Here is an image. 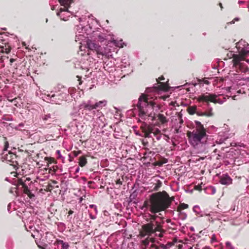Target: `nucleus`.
<instances>
[{
  "instance_id": "nucleus-64",
  "label": "nucleus",
  "mask_w": 249,
  "mask_h": 249,
  "mask_svg": "<svg viewBox=\"0 0 249 249\" xmlns=\"http://www.w3.org/2000/svg\"><path fill=\"white\" fill-rule=\"evenodd\" d=\"M75 172H78V167L75 169Z\"/></svg>"
},
{
  "instance_id": "nucleus-8",
  "label": "nucleus",
  "mask_w": 249,
  "mask_h": 249,
  "mask_svg": "<svg viewBox=\"0 0 249 249\" xmlns=\"http://www.w3.org/2000/svg\"><path fill=\"white\" fill-rule=\"evenodd\" d=\"M9 147V143L7 141L4 142V147L3 152L1 155V160L3 161H5L10 165L16 166L17 164V157L16 155L10 151H7V148Z\"/></svg>"
},
{
  "instance_id": "nucleus-37",
  "label": "nucleus",
  "mask_w": 249,
  "mask_h": 249,
  "mask_svg": "<svg viewBox=\"0 0 249 249\" xmlns=\"http://www.w3.org/2000/svg\"><path fill=\"white\" fill-rule=\"evenodd\" d=\"M98 39L101 42H103L105 39V37L102 35H99L98 36Z\"/></svg>"
},
{
  "instance_id": "nucleus-48",
  "label": "nucleus",
  "mask_w": 249,
  "mask_h": 249,
  "mask_svg": "<svg viewBox=\"0 0 249 249\" xmlns=\"http://www.w3.org/2000/svg\"><path fill=\"white\" fill-rule=\"evenodd\" d=\"M156 137V139L157 140H159L161 138V135H158L157 136H155Z\"/></svg>"
},
{
  "instance_id": "nucleus-20",
  "label": "nucleus",
  "mask_w": 249,
  "mask_h": 249,
  "mask_svg": "<svg viewBox=\"0 0 249 249\" xmlns=\"http://www.w3.org/2000/svg\"><path fill=\"white\" fill-rule=\"evenodd\" d=\"M107 101L103 100L100 101L98 102H96L94 104V108L95 109H99L102 108L103 107H105L107 105Z\"/></svg>"
},
{
  "instance_id": "nucleus-42",
  "label": "nucleus",
  "mask_w": 249,
  "mask_h": 249,
  "mask_svg": "<svg viewBox=\"0 0 249 249\" xmlns=\"http://www.w3.org/2000/svg\"><path fill=\"white\" fill-rule=\"evenodd\" d=\"M238 52H239V51H238ZM237 55V54H234V53H230V54H228V56H229L230 57H232V58H233V60H232V61L234 59V55ZM237 55H239V54H238Z\"/></svg>"
},
{
  "instance_id": "nucleus-60",
  "label": "nucleus",
  "mask_w": 249,
  "mask_h": 249,
  "mask_svg": "<svg viewBox=\"0 0 249 249\" xmlns=\"http://www.w3.org/2000/svg\"><path fill=\"white\" fill-rule=\"evenodd\" d=\"M73 154H74V156L76 157V156H77V152H75H75H73Z\"/></svg>"
},
{
  "instance_id": "nucleus-45",
  "label": "nucleus",
  "mask_w": 249,
  "mask_h": 249,
  "mask_svg": "<svg viewBox=\"0 0 249 249\" xmlns=\"http://www.w3.org/2000/svg\"><path fill=\"white\" fill-rule=\"evenodd\" d=\"M196 113L198 116H204L203 112H196Z\"/></svg>"
},
{
  "instance_id": "nucleus-43",
  "label": "nucleus",
  "mask_w": 249,
  "mask_h": 249,
  "mask_svg": "<svg viewBox=\"0 0 249 249\" xmlns=\"http://www.w3.org/2000/svg\"><path fill=\"white\" fill-rule=\"evenodd\" d=\"M226 89L227 91L231 92V90H233V89L231 87H227Z\"/></svg>"
},
{
  "instance_id": "nucleus-31",
  "label": "nucleus",
  "mask_w": 249,
  "mask_h": 249,
  "mask_svg": "<svg viewBox=\"0 0 249 249\" xmlns=\"http://www.w3.org/2000/svg\"><path fill=\"white\" fill-rule=\"evenodd\" d=\"M0 49L3 50V51L0 52V54L2 53H8L10 52V49L6 48H4L3 46H1L0 44Z\"/></svg>"
},
{
  "instance_id": "nucleus-44",
  "label": "nucleus",
  "mask_w": 249,
  "mask_h": 249,
  "mask_svg": "<svg viewBox=\"0 0 249 249\" xmlns=\"http://www.w3.org/2000/svg\"><path fill=\"white\" fill-rule=\"evenodd\" d=\"M156 217H157V216H156V215H150V219H151V220H155V219H156Z\"/></svg>"
},
{
  "instance_id": "nucleus-19",
  "label": "nucleus",
  "mask_w": 249,
  "mask_h": 249,
  "mask_svg": "<svg viewBox=\"0 0 249 249\" xmlns=\"http://www.w3.org/2000/svg\"><path fill=\"white\" fill-rule=\"evenodd\" d=\"M45 160L47 164L46 165V167L44 168V169L46 171L48 170L49 173H51L50 171L52 170V166H51V165L53 163H54V160L53 158L49 157H46L45 158Z\"/></svg>"
},
{
  "instance_id": "nucleus-25",
  "label": "nucleus",
  "mask_w": 249,
  "mask_h": 249,
  "mask_svg": "<svg viewBox=\"0 0 249 249\" xmlns=\"http://www.w3.org/2000/svg\"><path fill=\"white\" fill-rule=\"evenodd\" d=\"M158 118L159 121L162 124L165 123L167 122V120L166 117L161 114H159L158 115Z\"/></svg>"
},
{
  "instance_id": "nucleus-59",
  "label": "nucleus",
  "mask_w": 249,
  "mask_h": 249,
  "mask_svg": "<svg viewBox=\"0 0 249 249\" xmlns=\"http://www.w3.org/2000/svg\"><path fill=\"white\" fill-rule=\"evenodd\" d=\"M73 213V211H72L70 210V211H69V214L70 215V214H71Z\"/></svg>"
},
{
  "instance_id": "nucleus-50",
  "label": "nucleus",
  "mask_w": 249,
  "mask_h": 249,
  "mask_svg": "<svg viewBox=\"0 0 249 249\" xmlns=\"http://www.w3.org/2000/svg\"><path fill=\"white\" fill-rule=\"evenodd\" d=\"M26 183L27 184V186L28 187V185H30L31 184L32 182L30 181V180L29 181H28V180H27Z\"/></svg>"
},
{
  "instance_id": "nucleus-27",
  "label": "nucleus",
  "mask_w": 249,
  "mask_h": 249,
  "mask_svg": "<svg viewBox=\"0 0 249 249\" xmlns=\"http://www.w3.org/2000/svg\"><path fill=\"white\" fill-rule=\"evenodd\" d=\"M212 108H210L208 112H203V114H204V116H206L207 117L213 116V114L212 112Z\"/></svg>"
},
{
  "instance_id": "nucleus-6",
  "label": "nucleus",
  "mask_w": 249,
  "mask_h": 249,
  "mask_svg": "<svg viewBox=\"0 0 249 249\" xmlns=\"http://www.w3.org/2000/svg\"><path fill=\"white\" fill-rule=\"evenodd\" d=\"M58 1L63 8H60L59 11L57 13V15L61 20L67 21L68 19V18L70 17V13H71L69 9L71 8V5L73 2V0H58Z\"/></svg>"
},
{
  "instance_id": "nucleus-40",
  "label": "nucleus",
  "mask_w": 249,
  "mask_h": 249,
  "mask_svg": "<svg viewBox=\"0 0 249 249\" xmlns=\"http://www.w3.org/2000/svg\"><path fill=\"white\" fill-rule=\"evenodd\" d=\"M144 135H145V137H147V138H150V137H152L151 135V134L148 131H147L146 130L145 132Z\"/></svg>"
},
{
  "instance_id": "nucleus-12",
  "label": "nucleus",
  "mask_w": 249,
  "mask_h": 249,
  "mask_svg": "<svg viewBox=\"0 0 249 249\" xmlns=\"http://www.w3.org/2000/svg\"><path fill=\"white\" fill-rule=\"evenodd\" d=\"M79 30H81V32L89 35L91 32V28L88 24L87 18L85 17L83 18H79Z\"/></svg>"
},
{
  "instance_id": "nucleus-7",
  "label": "nucleus",
  "mask_w": 249,
  "mask_h": 249,
  "mask_svg": "<svg viewBox=\"0 0 249 249\" xmlns=\"http://www.w3.org/2000/svg\"><path fill=\"white\" fill-rule=\"evenodd\" d=\"M199 102H213L214 103L222 104L226 101V98L220 94H215L206 93L197 97Z\"/></svg>"
},
{
  "instance_id": "nucleus-61",
  "label": "nucleus",
  "mask_w": 249,
  "mask_h": 249,
  "mask_svg": "<svg viewBox=\"0 0 249 249\" xmlns=\"http://www.w3.org/2000/svg\"><path fill=\"white\" fill-rule=\"evenodd\" d=\"M32 236L34 238L35 237V234H34L33 233H32Z\"/></svg>"
},
{
  "instance_id": "nucleus-16",
  "label": "nucleus",
  "mask_w": 249,
  "mask_h": 249,
  "mask_svg": "<svg viewBox=\"0 0 249 249\" xmlns=\"http://www.w3.org/2000/svg\"><path fill=\"white\" fill-rule=\"evenodd\" d=\"M77 112H78V106L77 105L76 102L75 100V104H73V110L71 112V116L73 121L74 122V124L76 127H77Z\"/></svg>"
},
{
  "instance_id": "nucleus-14",
  "label": "nucleus",
  "mask_w": 249,
  "mask_h": 249,
  "mask_svg": "<svg viewBox=\"0 0 249 249\" xmlns=\"http://www.w3.org/2000/svg\"><path fill=\"white\" fill-rule=\"evenodd\" d=\"M40 118L43 123L47 124H51L57 123V119L54 114L47 113L42 114Z\"/></svg>"
},
{
  "instance_id": "nucleus-51",
  "label": "nucleus",
  "mask_w": 249,
  "mask_h": 249,
  "mask_svg": "<svg viewBox=\"0 0 249 249\" xmlns=\"http://www.w3.org/2000/svg\"><path fill=\"white\" fill-rule=\"evenodd\" d=\"M57 242L58 244H61L62 245L64 242L63 240H59L57 241Z\"/></svg>"
},
{
  "instance_id": "nucleus-2",
  "label": "nucleus",
  "mask_w": 249,
  "mask_h": 249,
  "mask_svg": "<svg viewBox=\"0 0 249 249\" xmlns=\"http://www.w3.org/2000/svg\"><path fill=\"white\" fill-rule=\"evenodd\" d=\"M196 126L192 131H188L187 136L190 144L195 149L202 148L206 144L208 135L207 130L203 124L198 121H195Z\"/></svg>"
},
{
  "instance_id": "nucleus-22",
  "label": "nucleus",
  "mask_w": 249,
  "mask_h": 249,
  "mask_svg": "<svg viewBox=\"0 0 249 249\" xmlns=\"http://www.w3.org/2000/svg\"><path fill=\"white\" fill-rule=\"evenodd\" d=\"M111 42H113L114 43V44L117 47H118L120 48L123 47V44H124V43L123 42L122 39H120L119 40H117L113 39H112Z\"/></svg>"
},
{
  "instance_id": "nucleus-11",
  "label": "nucleus",
  "mask_w": 249,
  "mask_h": 249,
  "mask_svg": "<svg viewBox=\"0 0 249 249\" xmlns=\"http://www.w3.org/2000/svg\"><path fill=\"white\" fill-rule=\"evenodd\" d=\"M27 180L28 181H30V178H25L23 177L21 178L18 179V185H21L23 188V191L25 194L28 195V196L30 198H32L35 197V195L32 193L30 190V188L28 187L26 183Z\"/></svg>"
},
{
  "instance_id": "nucleus-53",
  "label": "nucleus",
  "mask_w": 249,
  "mask_h": 249,
  "mask_svg": "<svg viewBox=\"0 0 249 249\" xmlns=\"http://www.w3.org/2000/svg\"><path fill=\"white\" fill-rule=\"evenodd\" d=\"M210 128L213 129L214 130H216L217 128L213 125H212L210 127Z\"/></svg>"
},
{
  "instance_id": "nucleus-36",
  "label": "nucleus",
  "mask_w": 249,
  "mask_h": 249,
  "mask_svg": "<svg viewBox=\"0 0 249 249\" xmlns=\"http://www.w3.org/2000/svg\"><path fill=\"white\" fill-rule=\"evenodd\" d=\"M226 246L229 249H233V247L231 246V243L230 242H227L226 243Z\"/></svg>"
},
{
  "instance_id": "nucleus-30",
  "label": "nucleus",
  "mask_w": 249,
  "mask_h": 249,
  "mask_svg": "<svg viewBox=\"0 0 249 249\" xmlns=\"http://www.w3.org/2000/svg\"><path fill=\"white\" fill-rule=\"evenodd\" d=\"M25 226L27 231H31L33 230V228H34L37 232H39V230L38 229H36V228L34 227L33 226L29 225V226H27V225H25Z\"/></svg>"
},
{
  "instance_id": "nucleus-5",
  "label": "nucleus",
  "mask_w": 249,
  "mask_h": 249,
  "mask_svg": "<svg viewBox=\"0 0 249 249\" xmlns=\"http://www.w3.org/2000/svg\"><path fill=\"white\" fill-rule=\"evenodd\" d=\"M247 55H242L239 52V55H234L233 60V66L235 69L244 73H249V59H246Z\"/></svg>"
},
{
  "instance_id": "nucleus-13",
  "label": "nucleus",
  "mask_w": 249,
  "mask_h": 249,
  "mask_svg": "<svg viewBox=\"0 0 249 249\" xmlns=\"http://www.w3.org/2000/svg\"><path fill=\"white\" fill-rule=\"evenodd\" d=\"M86 45L89 50L95 51L98 54L103 55V53L101 51L102 48L101 46L96 43L93 41L88 39L86 41Z\"/></svg>"
},
{
  "instance_id": "nucleus-18",
  "label": "nucleus",
  "mask_w": 249,
  "mask_h": 249,
  "mask_svg": "<svg viewBox=\"0 0 249 249\" xmlns=\"http://www.w3.org/2000/svg\"><path fill=\"white\" fill-rule=\"evenodd\" d=\"M79 107H80V108H83L89 110L95 109L94 104H93L90 100H89L87 102L83 103L79 106Z\"/></svg>"
},
{
  "instance_id": "nucleus-1",
  "label": "nucleus",
  "mask_w": 249,
  "mask_h": 249,
  "mask_svg": "<svg viewBox=\"0 0 249 249\" xmlns=\"http://www.w3.org/2000/svg\"><path fill=\"white\" fill-rule=\"evenodd\" d=\"M76 89L71 87L69 89L62 85H58L54 89V90L49 92L45 91L41 94V98L45 101L51 103L52 104H59L60 101L65 100H67V96H69L70 93L72 98L74 99L75 98L74 93L76 92Z\"/></svg>"
},
{
  "instance_id": "nucleus-9",
  "label": "nucleus",
  "mask_w": 249,
  "mask_h": 249,
  "mask_svg": "<svg viewBox=\"0 0 249 249\" xmlns=\"http://www.w3.org/2000/svg\"><path fill=\"white\" fill-rule=\"evenodd\" d=\"M157 231H160V227L159 226H156L153 223L150 222L142 225L140 232V235L142 237L146 235L150 236L151 234Z\"/></svg>"
},
{
  "instance_id": "nucleus-10",
  "label": "nucleus",
  "mask_w": 249,
  "mask_h": 249,
  "mask_svg": "<svg viewBox=\"0 0 249 249\" xmlns=\"http://www.w3.org/2000/svg\"><path fill=\"white\" fill-rule=\"evenodd\" d=\"M159 242L152 237H147L142 241V244L145 246V249H164V245H161V248L157 244Z\"/></svg>"
},
{
  "instance_id": "nucleus-56",
  "label": "nucleus",
  "mask_w": 249,
  "mask_h": 249,
  "mask_svg": "<svg viewBox=\"0 0 249 249\" xmlns=\"http://www.w3.org/2000/svg\"><path fill=\"white\" fill-rule=\"evenodd\" d=\"M94 207H96V206L94 205H89V207L91 208H93V209L94 208Z\"/></svg>"
},
{
  "instance_id": "nucleus-26",
  "label": "nucleus",
  "mask_w": 249,
  "mask_h": 249,
  "mask_svg": "<svg viewBox=\"0 0 249 249\" xmlns=\"http://www.w3.org/2000/svg\"><path fill=\"white\" fill-rule=\"evenodd\" d=\"M208 193L211 194L212 195H213L215 194L216 192L215 188L213 186H210L207 189Z\"/></svg>"
},
{
  "instance_id": "nucleus-52",
  "label": "nucleus",
  "mask_w": 249,
  "mask_h": 249,
  "mask_svg": "<svg viewBox=\"0 0 249 249\" xmlns=\"http://www.w3.org/2000/svg\"><path fill=\"white\" fill-rule=\"evenodd\" d=\"M204 83L205 84L208 85V84H209V82L207 80H204Z\"/></svg>"
},
{
  "instance_id": "nucleus-35",
  "label": "nucleus",
  "mask_w": 249,
  "mask_h": 249,
  "mask_svg": "<svg viewBox=\"0 0 249 249\" xmlns=\"http://www.w3.org/2000/svg\"><path fill=\"white\" fill-rule=\"evenodd\" d=\"M69 245L68 243L64 242L62 244V248L63 249H68Z\"/></svg>"
},
{
  "instance_id": "nucleus-41",
  "label": "nucleus",
  "mask_w": 249,
  "mask_h": 249,
  "mask_svg": "<svg viewBox=\"0 0 249 249\" xmlns=\"http://www.w3.org/2000/svg\"><path fill=\"white\" fill-rule=\"evenodd\" d=\"M87 209V206L85 204H82L80 206V210H84V209L86 210Z\"/></svg>"
},
{
  "instance_id": "nucleus-55",
  "label": "nucleus",
  "mask_w": 249,
  "mask_h": 249,
  "mask_svg": "<svg viewBox=\"0 0 249 249\" xmlns=\"http://www.w3.org/2000/svg\"><path fill=\"white\" fill-rule=\"evenodd\" d=\"M164 77H163V76H161V77H159V79L160 80H164Z\"/></svg>"
},
{
  "instance_id": "nucleus-47",
  "label": "nucleus",
  "mask_w": 249,
  "mask_h": 249,
  "mask_svg": "<svg viewBox=\"0 0 249 249\" xmlns=\"http://www.w3.org/2000/svg\"><path fill=\"white\" fill-rule=\"evenodd\" d=\"M15 61V59H14V58H11L10 59V64L12 65V64Z\"/></svg>"
},
{
  "instance_id": "nucleus-54",
  "label": "nucleus",
  "mask_w": 249,
  "mask_h": 249,
  "mask_svg": "<svg viewBox=\"0 0 249 249\" xmlns=\"http://www.w3.org/2000/svg\"><path fill=\"white\" fill-rule=\"evenodd\" d=\"M84 199L83 198V197H81L79 199V203H82L83 200H84Z\"/></svg>"
},
{
  "instance_id": "nucleus-15",
  "label": "nucleus",
  "mask_w": 249,
  "mask_h": 249,
  "mask_svg": "<svg viewBox=\"0 0 249 249\" xmlns=\"http://www.w3.org/2000/svg\"><path fill=\"white\" fill-rule=\"evenodd\" d=\"M237 47L239 48V51L241 54L247 55L249 54V44L246 42H239Z\"/></svg>"
},
{
  "instance_id": "nucleus-62",
  "label": "nucleus",
  "mask_w": 249,
  "mask_h": 249,
  "mask_svg": "<svg viewBox=\"0 0 249 249\" xmlns=\"http://www.w3.org/2000/svg\"><path fill=\"white\" fill-rule=\"evenodd\" d=\"M159 236L160 237H162L163 235H162V234L161 233H160L159 234Z\"/></svg>"
},
{
  "instance_id": "nucleus-23",
  "label": "nucleus",
  "mask_w": 249,
  "mask_h": 249,
  "mask_svg": "<svg viewBox=\"0 0 249 249\" xmlns=\"http://www.w3.org/2000/svg\"><path fill=\"white\" fill-rule=\"evenodd\" d=\"M197 107L196 106H191L188 108V112L191 115H193L196 113Z\"/></svg>"
},
{
  "instance_id": "nucleus-32",
  "label": "nucleus",
  "mask_w": 249,
  "mask_h": 249,
  "mask_svg": "<svg viewBox=\"0 0 249 249\" xmlns=\"http://www.w3.org/2000/svg\"><path fill=\"white\" fill-rule=\"evenodd\" d=\"M93 210H94V211L95 213V215H93L91 213H89L90 217L92 219H94L96 218L95 215L97 213V209L96 206L94 207V208H93Z\"/></svg>"
},
{
  "instance_id": "nucleus-58",
  "label": "nucleus",
  "mask_w": 249,
  "mask_h": 249,
  "mask_svg": "<svg viewBox=\"0 0 249 249\" xmlns=\"http://www.w3.org/2000/svg\"><path fill=\"white\" fill-rule=\"evenodd\" d=\"M10 206H11V204H10V203H9V204H8V211H10Z\"/></svg>"
},
{
  "instance_id": "nucleus-21",
  "label": "nucleus",
  "mask_w": 249,
  "mask_h": 249,
  "mask_svg": "<svg viewBox=\"0 0 249 249\" xmlns=\"http://www.w3.org/2000/svg\"><path fill=\"white\" fill-rule=\"evenodd\" d=\"M159 84L160 85H159V87H158L159 89L161 90H164V91L168 90V89H169V87L166 84L162 83V82H160L159 83Z\"/></svg>"
},
{
  "instance_id": "nucleus-29",
  "label": "nucleus",
  "mask_w": 249,
  "mask_h": 249,
  "mask_svg": "<svg viewBox=\"0 0 249 249\" xmlns=\"http://www.w3.org/2000/svg\"><path fill=\"white\" fill-rule=\"evenodd\" d=\"M194 212L196 213L197 214H199L200 213V209L198 206L196 205L193 208Z\"/></svg>"
},
{
  "instance_id": "nucleus-28",
  "label": "nucleus",
  "mask_w": 249,
  "mask_h": 249,
  "mask_svg": "<svg viewBox=\"0 0 249 249\" xmlns=\"http://www.w3.org/2000/svg\"><path fill=\"white\" fill-rule=\"evenodd\" d=\"M161 182L160 180H158L157 183H156L155 186L154 187V190L156 191L158 190L161 187Z\"/></svg>"
},
{
  "instance_id": "nucleus-4",
  "label": "nucleus",
  "mask_w": 249,
  "mask_h": 249,
  "mask_svg": "<svg viewBox=\"0 0 249 249\" xmlns=\"http://www.w3.org/2000/svg\"><path fill=\"white\" fill-rule=\"evenodd\" d=\"M150 98L149 95L146 96L142 94L139 98L137 107L139 110V116L142 119H144V116L148 114L149 111L153 109L155 104L154 102L149 100Z\"/></svg>"
},
{
  "instance_id": "nucleus-46",
  "label": "nucleus",
  "mask_w": 249,
  "mask_h": 249,
  "mask_svg": "<svg viewBox=\"0 0 249 249\" xmlns=\"http://www.w3.org/2000/svg\"><path fill=\"white\" fill-rule=\"evenodd\" d=\"M56 153L58 155V158L61 157V154H60V150H57L56 151Z\"/></svg>"
},
{
  "instance_id": "nucleus-39",
  "label": "nucleus",
  "mask_w": 249,
  "mask_h": 249,
  "mask_svg": "<svg viewBox=\"0 0 249 249\" xmlns=\"http://www.w3.org/2000/svg\"><path fill=\"white\" fill-rule=\"evenodd\" d=\"M180 207L181 209H187L188 207V205L185 203H182L180 204Z\"/></svg>"
},
{
  "instance_id": "nucleus-33",
  "label": "nucleus",
  "mask_w": 249,
  "mask_h": 249,
  "mask_svg": "<svg viewBox=\"0 0 249 249\" xmlns=\"http://www.w3.org/2000/svg\"><path fill=\"white\" fill-rule=\"evenodd\" d=\"M155 127L154 126H148L146 129V130L148 131L151 134L152 133L153 134L154 129H155Z\"/></svg>"
},
{
  "instance_id": "nucleus-38",
  "label": "nucleus",
  "mask_w": 249,
  "mask_h": 249,
  "mask_svg": "<svg viewBox=\"0 0 249 249\" xmlns=\"http://www.w3.org/2000/svg\"><path fill=\"white\" fill-rule=\"evenodd\" d=\"M216 241H217V240H216L215 235L214 234H213V235L212 236L211 242V243H214Z\"/></svg>"
},
{
  "instance_id": "nucleus-3",
  "label": "nucleus",
  "mask_w": 249,
  "mask_h": 249,
  "mask_svg": "<svg viewBox=\"0 0 249 249\" xmlns=\"http://www.w3.org/2000/svg\"><path fill=\"white\" fill-rule=\"evenodd\" d=\"M150 202V211L154 213L164 211L171 203L169 196L165 192L153 194L151 196Z\"/></svg>"
},
{
  "instance_id": "nucleus-24",
  "label": "nucleus",
  "mask_w": 249,
  "mask_h": 249,
  "mask_svg": "<svg viewBox=\"0 0 249 249\" xmlns=\"http://www.w3.org/2000/svg\"><path fill=\"white\" fill-rule=\"evenodd\" d=\"M87 163V159L84 156L80 157L79 159V165L84 166Z\"/></svg>"
},
{
  "instance_id": "nucleus-49",
  "label": "nucleus",
  "mask_w": 249,
  "mask_h": 249,
  "mask_svg": "<svg viewBox=\"0 0 249 249\" xmlns=\"http://www.w3.org/2000/svg\"><path fill=\"white\" fill-rule=\"evenodd\" d=\"M238 20H239V18H236L231 22V23H234L235 21H238Z\"/></svg>"
},
{
  "instance_id": "nucleus-57",
  "label": "nucleus",
  "mask_w": 249,
  "mask_h": 249,
  "mask_svg": "<svg viewBox=\"0 0 249 249\" xmlns=\"http://www.w3.org/2000/svg\"><path fill=\"white\" fill-rule=\"evenodd\" d=\"M78 81H79V85H80L81 84V78L79 76V80H78Z\"/></svg>"
},
{
  "instance_id": "nucleus-17",
  "label": "nucleus",
  "mask_w": 249,
  "mask_h": 249,
  "mask_svg": "<svg viewBox=\"0 0 249 249\" xmlns=\"http://www.w3.org/2000/svg\"><path fill=\"white\" fill-rule=\"evenodd\" d=\"M219 182L223 185H229L231 183L232 179L227 174H223L220 176Z\"/></svg>"
},
{
  "instance_id": "nucleus-63",
  "label": "nucleus",
  "mask_w": 249,
  "mask_h": 249,
  "mask_svg": "<svg viewBox=\"0 0 249 249\" xmlns=\"http://www.w3.org/2000/svg\"><path fill=\"white\" fill-rule=\"evenodd\" d=\"M237 93H241V90L240 89L237 91Z\"/></svg>"
},
{
  "instance_id": "nucleus-34",
  "label": "nucleus",
  "mask_w": 249,
  "mask_h": 249,
  "mask_svg": "<svg viewBox=\"0 0 249 249\" xmlns=\"http://www.w3.org/2000/svg\"><path fill=\"white\" fill-rule=\"evenodd\" d=\"M160 130L155 127V129H154V132H153V134L154 135V136H157L159 134H160Z\"/></svg>"
}]
</instances>
